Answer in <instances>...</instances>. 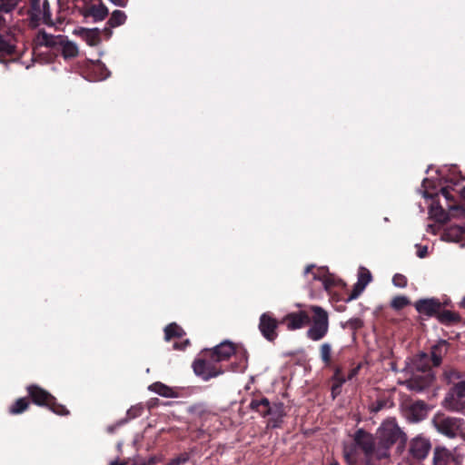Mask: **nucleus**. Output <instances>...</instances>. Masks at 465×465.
Returning a JSON list of instances; mask_svg holds the SVG:
<instances>
[{
    "label": "nucleus",
    "mask_w": 465,
    "mask_h": 465,
    "mask_svg": "<svg viewBox=\"0 0 465 465\" xmlns=\"http://www.w3.org/2000/svg\"><path fill=\"white\" fill-rule=\"evenodd\" d=\"M447 351L448 343L445 341H439L432 346L430 357L424 352L415 355L407 365V372L411 376L404 381L406 387L415 392H420L430 387L435 379L430 363L432 361L434 366H439Z\"/></svg>",
    "instance_id": "nucleus-1"
},
{
    "label": "nucleus",
    "mask_w": 465,
    "mask_h": 465,
    "mask_svg": "<svg viewBox=\"0 0 465 465\" xmlns=\"http://www.w3.org/2000/svg\"><path fill=\"white\" fill-rule=\"evenodd\" d=\"M403 436V433L394 419L386 420L379 427L377 437L379 442L377 444V459L388 458L390 448Z\"/></svg>",
    "instance_id": "nucleus-2"
},
{
    "label": "nucleus",
    "mask_w": 465,
    "mask_h": 465,
    "mask_svg": "<svg viewBox=\"0 0 465 465\" xmlns=\"http://www.w3.org/2000/svg\"><path fill=\"white\" fill-rule=\"evenodd\" d=\"M361 448L367 459H377V445L371 434L362 430L356 431L354 436V444L344 447V457L349 464H353L357 460L356 448Z\"/></svg>",
    "instance_id": "nucleus-3"
},
{
    "label": "nucleus",
    "mask_w": 465,
    "mask_h": 465,
    "mask_svg": "<svg viewBox=\"0 0 465 465\" xmlns=\"http://www.w3.org/2000/svg\"><path fill=\"white\" fill-rule=\"evenodd\" d=\"M310 309L313 312V316L312 326L307 331V337L313 341H318L323 339L329 331V315L320 306L312 305Z\"/></svg>",
    "instance_id": "nucleus-4"
},
{
    "label": "nucleus",
    "mask_w": 465,
    "mask_h": 465,
    "mask_svg": "<svg viewBox=\"0 0 465 465\" xmlns=\"http://www.w3.org/2000/svg\"><path fill=\"white\" fill-rule=\"evenodd\" d=\"M250 407L263 417L269 416V424L272 427H278L284 416L283 405L282 403L270 405L269 401L265 398L252 401Z\"/></svg>",
    "instance_id": "nucleus-5"
},
{
    "label": "nucleus",
    "mask_w": 465,
    "mask_h": 465,
    "mask_svg": "<svg viewBox=\"0 0 465 465\" xmlns=\"http://www.w3.org/2000/svg\"><path fill=\"white\" fill-rule=\"evenodd\" d=\"M27 391L34 403L39 406H45L49 408L53 412L59 415L68 414V411L64 406L57 404L55 399L45 390L36 386L30 385L27 387Z\"/></svg>",
    "instance_id": "nucleus-6"
},
{
    "label": "nucleus",
    "mask_w": 465,
    "mask_h": 465,
    "mask_svg": "<svg viewBox=\"0 0 465 465\" xmlns=\"http://www.w3.org/2000/svg\"><path fill=\"white\" fill-rule=\"evenodd\" d=\"M29 19L34 27L40 24L54 25L48 0H30Z\"/></svg>",
    "instance_id": "nucleus-7"
},
{
    "label": "nucleus",
    "mask_w": 465,
    "mask_h": 465,
    "mask_svg": "<svg viewBox=\"0 0 465 465\" xmlns=\"http://www.w3.org/2000/svg\"><path fill=\"white\" fill-rule=\"evenodd\" d=\"M443 406L450 411L465 413V379L454 383L449 390Z\"/></svg>",
    "instance_id": "nucleus-8"
},
{
    "label": "nucleus",
    "mask_w": 465,
    "mask_h": 465,
    "mask_svg": "<svg viewBox=\"0 0 465 465\" xmlns=\"http://www.w3.org/2000/svg\"><path fill=\"white\" fill-rule=\"evenodd\" d=\"M75 6L84 17H92L94 22L103 21L108 15L107 7L94 0H77Z\"/></svg>",
    "instance_id": "nucleus-9"
},
{
    "label": "nucleus",
    "mask_w": 465,
    "mask_h": 465,
    "mask_svg": "<svg viewBox=\"0 0 465 465\" xmlns=\"http://www.w3.org/2000/svg\"><path fill=\"white\" fill-rule=\"evenodd\" d=\"M462 420L458 418L446 417L435 421L437 430L449 438H456L461 433Z\"/></svg>",
    "instance_id": "nucleus-10"
},
{
    "label": "nucleus",
    "mask_w": 465,
    "mask_h": 465,
    "mask_svg": "<svg viewBox=\"0 0 465 465\" xmlns=\"http://www.w3.org/2000/svg\"><path fill=\"white\" fill-rule=\"evenodd\" d=\"M431 448L428 439L417 436L413 438L409 445V453L412 459L417 460H424Z\"/></svg>",
    "instance_id": "nucleus-11"
},
{
    "label": "nucleus",
    "mask_w": 465,
    "mask_h": 465,
    "mask_svg": "<svg viewBox=\"0 0 465 465\" xmlns=\"http://www.w3.org/2000/svg\"><path fill=\"white\" fill-rule=\"evenodd\" d=\"M213 361L197 360L193 362V367L195 374L207 381L223 373L213 365Z\"/></svg>",
    "instance_id": "nucleus-12"
},
{
    "label": "nucleus",
    "mask_w": 465,
    "mask_h": 465,
    "mask_svg": "<svg viewBox=\"0 0 465 465\" xmlns=\"http://www.w3.org/2000/svg\"><path fill=\"white\" fill-rule=\"evenodd\" d=\"M277 321L270 313H262L260 317L259 330L262 336L268 341H273L277 334Z\"/></svg>",
    "instance_id": "nucleus-13"
},
{
    "label": "nucleus",
    "mask_w": 465,
    "mask_h": 465,
    "mask_svg": "<svg viewBox=\"0 0 465 465\" xmlns=\"http://www.w3.org/2000/svg\"><path fill=\"white\" fill-rule=\"evenodd\" d=\"M460 462L455 450L436 447L433 451V465H452Z\"/></svg>",
    "instance_id": "nucleus-14"
},
{
    "label": "nucleus",
    "mask_w": 465,
    "mask_h": 465,
    "mask_svg": "<svg viewBox=\"0 0 465 465\" xmlns=\"http://www.w3.org/2000/svg\"><path fill=\"white\" fill-rule=\"evenodd\" d=\"M234 352L235 347L233 343L224 341L213 349L211 357L213 361L219 362L228 360Z\"/></svg>",
    "instance_id": "nucleus-15"
},
{
    "label": "nucleus",
    "mask_w": 465,
    "mask_h": 465,
    "mask_svg": "<svg viewBox=\"0 0 465 465\" xmlns=\"http://www.w3.org/2000/svg\"><path fill=\"white\" fill-rule=\"evenodd\" d=\"M282 322L286 324L289 331H295L302 328L309 322V316L303 311L299 312H291L284 316Z\"/></svg>",
    "instance_id": "nucleus-16"
},
{
    "label": "nucleus",
    "mask_w": 465,
    "mask_h": 465,
    "mask_svg": "<svg viewBox=\"0 0 465 465\" xmlns=\"http://www.w3.org/2000/svg\"><path fill=\"white\" fill-rule=\"evenodd\" d=\"M441 303L438 299H420L415 302V309L421 314L432 316L439 312Z\"/></svg>",
    "instance_id": "nucleus-17"
},
{
    "label": "nucleus",
    "mask_w": 465,
    "mask_h": 465,
    "mask_svg": "<svg viewBox=\"0 0 465 465\" xmlns=\"http://www.w3.org/2000/svg\"><path fill=\"white\" fill-rule=\"evenodd\" d=\"M312 282L311 288L313 291H328L332 285V281L326 275L324 268H319L317 272H312Z\"/></svg>",
    "instance_id": "nucleus-18"
},
{
    "label": "nucleus",
    "mask_w": 465,
    "mask_h": 465,
    "mask_svg": "<svg viewBox=\"0 0 465 465\" xmlns=\"http://www.w3.org/2000/svg\"><path fill=\"white\" fill-rule=\"evenodd\" d=\"M61 36L62 35H54L45 30H39L34 38V44L35 47L56 48Z\"/></svg>",
    "instance_id": "nucleus-19"
},
{
    "label": "nucleus",
    "mask_w": 465,
    "mask_h": 465,
    "mask_svg": "<svg viewBox=\"0 0 465 465\" xmlns=\"http://www.w3.org/2000/svg\"><path fill=\"white\" fill-rule=\"evenodd\" d=\"M371 281V274L369 270L361 268L358 275V281L354 285L352 292L348 297V301L355 300L364 291L365 287Z\"/></svg>",
    "instance_id": "nucleus-20"
},
{
    "label": "nucleus",
    "mask_w": 465,
    "mask_h": 465,
    "mask_svg": "<svg viewBox=\"0 0 465 465\" xmlns=\"http://www.w3.org/2000/svg\"><path fill=\"white\" fill-rule=\"evenodd\" d=\"M56 48H59L65 60L75 58L79 54V48L76 43L69 40L65 35L61 36Z\"/></svg>",
    "instance_id": "nucleus-21"
},
{
    "label": "nucleus",
    "mask_w": 465,
    "mask_h": 465,
    "mask_svg": "<svg viewBox=\"0 0 465 465\" xmlns=\"http://www.w3.org/2000/svg\"><path fill=\"white\" fill-rule=\"evenodd\" d=\"M14 51V34L11 32L0 34V53L9 54Z\"/></svg>",
    "instance_id": "nucleus-22"
},
{
    "label": "nucleus",
    "mask_w": 465,
    "mask_h": 465,
    "mask_svg": "<svg viewBox=\"0 0 465 465\" xmlns=\"http://www.w3.org/2000/svg\"><path fill=\"white\" fill-rule=\"evenodd\" d=\"M149 390L165 398H176L177 393L162 382H154L149 386Z\"/></svg>",
    "instance_id": "nucleus-23"
},
{
    "label": "nucleus",
    "mask_w": 465,
    "mask_h": 465,
    "mask_svg": "<svg viewBox=\"0 0 465 465\" xmlns=\"http://www.w3.org/2000/svg\"><path fill=\"white\" fill-rule=\"evenodd\" d=\"M126 21V15L120 10H115L112 13L111 17L109 18L107 24L111 27H116L122 25Z\"/></svg>",
    "instance_id": "nucleus-24"
},
{
    "label": "nucleus",
    "mask_w": 465,
    "mask_h": 465,
    "mask_svg": "<svg viewBox=\"0 0 465 465\" xmlns=\"http://www.w3.org/2000/svg\"><path fill=\"white\" fill-rule=\"evenodd\" d=\"M165 340L169 341L173 337H182L184 332L176 323H170L164 329Z\"/></svg>",
    "instance_id": "nucleus-25"
},
{
    "label": "nucleus",
    "mask_w": 465,
    "mask_h": 465,
    "mask_svg": "<svg viewBox=\"0 0 465 465\" xmlns=\"http://www.w3.org/2000/svg\"><path fill=\"white\" fill-rule=\"evenodd\" d=\"M28 407V401L25 398L18 399L9 409L12 414H20Z\"/></svg>",
    "instance_id": "nucleus-26"
},
{
    "label": "nucleus",
    "mask_w": 465,
    "mask_h": 465,
    "mask_svg": "<svg viewBox=\"0 0 465 465\" xmlns=\"http://www.w3.org/2000/svg\"><path fill=\"white\" fill-rule=\"evenodd\" d=\"M19 2L20 0H0V13L10 15Z\"/></svg>",
    "instance_id": "nucleus-27"
},
{
    "label": "nucleus",
    "mask_w": 465,
    "mask_h": 465,
    "mask_svg": "<svg viewBox=\"0 0 465 465\" xmlns=\"http://www.w3.org/2000/svg\"><path fill=\"white\" fill-rule=\"evenodd\" d=\"M94 72L95 74H98V75H96L94 77V80L95 81H102V80H104L106 79L109 75H110V72L107 70V68L101 63H97L96 64L94 65Z\"/></svg>",
    "instance_id": "nucleus-28"
},
{
    "label": "nucleus",
    "mask_w": 465,
    "mask_h": 465,
    "mask_svg": "<svg viewBox=\"0 0 465 465\" xmlns=\"http://www.w3.org/2000/svg\"><path fill=\"white\" fill-rule=\"evenodd\" d=\"M98 29H89L87 34L84 35L83 39L91 46L95 45L99 41Z\"/></svg>",
    "instance_id": "nucleus-29"
},
{
    "label": "nucleus",
    "mask_w": 465,
    "mask_h": 465,
    "mask_svg": "<svg viewBox=\"0 0 465 465\" xmlns=\"http://www.w3.org/2000/svg\"><path fill=\"white\" fill-rule=\"evenodd\" d=\"M409 300L405 296H396L392 299L391 305L395 310H401L409 304Z\"/></svg>",
    "instance_id": "nucleus-30"
},
{
    "label": "nucleus",
    "mask_w": 465,
    "mask_h": 465,
    "mask_svg": "<svg viewBox=\"0 0 465 465\" xmlns=\"http://www.w3.org/2000/svg\"><path fill=\"white\" fill-rule=\"evenodd\" d=\"M331 354V346L330 343H323L321 346V359L326 364L330 363Z\"/></svg>",
    "instance_id": "nucleus-31"
},
{
    "label": "nucleus",
    "mask_w": 465,
    "mask_h": 465,
    "mask_svg": "<svg viewBox=\"0 0 465 465\" xmlns=\"http://www.w3.org/2000/svg\"><path fill=\"white\" fill-rule=\"evenodd\" d=\"M11 20V15L0 13V34L11 32V27L8 23Z\"/></svg>",
    "instance_id": "nucleus-32"
},
{
    "label": "nucleus",
    "mask_w": 465,
    "mask_h": 465,
    "mask_svg": "<svg viewBox=\"0 0 465 465\" xmlns=\"http://www.w3.org/2000/svg\"><path fill=\"white\" fill-rule=\"evenodd\" d=\"M458 319L457 315L450 311H444L439 314V320L441 322H451Z\"/></svg>",
    "instance_id": "nucleus-33"
},
{
    "label": "nucleus",
    "mask_w": 465,
    "mask_h": 465,
    "mask_svg": "<svg viewBox=\"0 0 465 465\" xmlns=\"http://www.w3.org/2000/svg\"><path fill=\"white\" fill-rule=\"evenodd\" d=\"M394 286L398 288H405L407 286V278L400 273H397L392 278Z\"/></svg>",
    "instance_id": "nucleus-34"
},
{
    "label": "nucleus",
    "mask_w": 465,
    "mask_h": 465,
    "mask_svg": "<svg viewBox=\"0 0 465 465\" xmlns=\"http://www.w3.org/2000/svg\"><path fill=\"white\" fill-rule=\"evenodd\" d=\"M445 377L449 382H454L455 380L460 379L461 375L458 371L450 370V371H445Z\"/></svg>",
    "instance_id": "nucleus-35"
},
{
    "label": "nucleus",
    "mask_w": 465,
    "mask_h": 465,
    "mask_svg": "<svg viewBox=\"0 0 465 465\" xmlns=\"http://www.w3.org/2000/svg\"><path fill=\"white\" fill-rule=\"evenodd\" d=\"M142 411H143L142 407H138V406L132 407L127 411V416L129 417V419H134V418L141 415Z\"/></svg>",
    "instance_id": "nucleus-36"
},
{
    "label": "nucleus",
    "mask_w": 465,
    "mask_h": 465,
    "mask_svg": "<svg viewBox=\"0 0 465 465\" xmlns=\"http://www.w3.org/2000/svg\"><path fill=\"white\" fill-rule=\"evenodd\" d=\"M88 30L89 29L84 27H77L73 31V34L83 38L84 35L87 34Z\"/></svg>",
    "instance_id": "nucleus-37"
},
{
    "label": "nucleus",
    "mask_w": 465,
    "mask_h": 465,
    "mask_svg": "<svg viewBox=\"0 0 465 465\" xmlns=\"http://www.w3.org/2000/svg\"><path fill=\"white\" fill-rule=\"evenodd\" d=\"M427 183H428V180L427 179H424L423 180V187H424V191L422 193V195L425 197V198H431L432 197V193H430L428 192V185H427Z\"/></svg>",
    "instance_id": "nucleus-38"
},
{
    "label": "nucleus",
    "mask_w": 465,
    "mask_h": 465,
    "mask_svg": "<svg viewBox=\"0 0 465 465\" xmlns=\"http://www.w3.org/2000/svg\"><path fill=\"white\" fill-rule=\"evenodd\" d=\"M428 252V247L427 246H419V251L417 255L420 258H424L427 255Z\"/></svg>",
    "instance_id": "nucleus-39"
},
{
    "label": "nucleus",
    "mask_w": 465,
    "mask_h": 465,
    "mask_svg": "<svg viewBox=\"0 0 465 465\" xmlns=\"http://www.w3.org/2000/svg\"><path fill=\"white\" fill-rule=\"evenodd\" d=\"M112 4L117 6H125L127 4V0H109Z\"/></svg>",
    "instance_id": "nucleus-40"
},
{
    "label": "nucleus",
    "mask_w": 465,
    "mask_h": 465,
    "mask_svg": "<svg viewBox=\"0 0 465 465\" xmlns=\"http://www.w3.org/2000/svg\"><path fill=\"white\" fill-rule=\"evenodd\" d=\"M440 193L447 199V200H451L452 197L450 196L449 191L446 189V188H442L440 190Z\"/></svg>",
    "instance_id": "nucleus-41"
},
{
    "label": "nucleus",
    "mask_w": 465,
    "mask_h": 465,
    "mask_svg": "<svg viewBox=\"0 0 465 465\" xmlns=\"http://www.w3.org/2000/svg\"><path fill=\"white\" fill-rule=\"evenodd\" d=\"M344 382V380L341 381L340 383L336 384V385H333L332 386V393H338L339 392V390L341 386V384Z\"/></svg>",
    "instance_id": "nucleus-42"
},
{
    "label": "nucleus",
    "mask_w": 465,
    "mask_h": 465,
    "mask_svg": "<svg viewBox=\"0 0 465 465\" xmlns=\"http://www.w3.org/2000/svg\"><path fill=\"white\" fill-rule=\"evenodd\" d=\"M188 343H189L188 340H186L182 346H179L177 343H174L173 348L174 349H183Z\"/></svg>",
    "instance_id": "nucleus-43"
},
{
    "label": "nucleus",
    "mask_w": 465,
    "mask_h": 465,
    "mask_svg": "<svg viewBox=\"0 0 465 465\" xmlns=\"http://www.w3.org/2000/svg\"><path fill=\"white\" fill-rule=\"evenodd\" d=\"M314 268V265H309L306 267L305 271H304V274L305 275H308L311 272V270H312Z\"/></svg>",
    "instance_id": "nucleus-44"
},
{
    "label": "nucleus",
    "mask_w": 465,
    "mask_h": 465,
    "mask_svg": "<svg viewBox=\"0 0 465 465\" xmlns=\"http://www.w3.org/2000/svg\"><path fill=\"white\" fill-rule=\"evenodd\" d=\"M438 210L440 212V213H441V214H442V216H443L442 218H439L438 220H439V221H443V220H444V218H445V216H446V214H445V213L443 212V210H442L441 208H437V211H438Z\"/></svg>",
    "instance_id": "nucleus-45"
},
{
    "label": "nucleus",
    "mask_w": 465,
    "mask_h": 465,
    "mask_svg": "<svg viewBox=\"0 0 465 465\" xmlns=\"http://www.w3.org/2000/svg\"><path fill=\"white\" fill-rule=\"evenodd\" d=\"M460 306L463 309H465V296L462 298V300L460 302Z\"/></svg>",
    "instance_id": "nucleus-46"
},
{
    "label": "nucleus",
    "mask_w": 465,
    "mask_h": 465,
    "mask_svg": "<svg viewBox=\"0 0 465 465\" xmlns=\"http://www.w3.org/2000/svg\"><path fill=\"white\" fill-rule=\"evenodd\" d=\"M355 372H356V371H351L349 378L351 379L355 374Z\"/></svg>",
    "instance_id": "nucleus-47"
},
{
    "label": "nucleus",
    "mask_w": 465,
    "mask_h": 465,
    "mask_svg": "<svg viewBox=\"0 0 465 465\" xmlns=\"http://www.w3.org/2000/svg\"><path fill=\"white\" fill-rule=\"evenodd\" d=\"M331 465H340L338 462L334 461V462H331Z\"/></svg>",
    "instance_id": "nucleus-48"
},
{
    "label": "nucleus",
    "mask_w": 465,
    "mask_h": 465,
    "mask_svg": "<svg viewBox=\"0 0 465 465\" xmlns=\"http://www.w3.org/2000/svg\"><path fill=\"white\" fill-rule=\"evenodd\" d=\"M430 212H431L434 215H436V213H433V207H431Z\"/></svg>",
    "instance_id": "nucleus-49"
},
{
    "label": "nucleus",
    "mask_w": 465,
    "mask_h": 465,
    "mask_svg": "<svg viewBox=\"0 0 465 465\" xmlns=\"http://www.w3.org/2000/svg\"><path fill=\"white\" fill-rule=\"evenodd\" d=\"M111 465H116V463H114V462H112V463H111Z\"/></svg>",
    "instance_id": "nucleus-50"
}]
</instances>
